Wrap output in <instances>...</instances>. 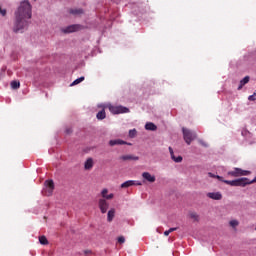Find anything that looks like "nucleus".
I'll return each instance as SVG.
<instances>
[{
	"mask_svg": "<svg viewBox=\"0 0 256 256\" xmlns=\"http://www.w3.org/2000/svg\"><path fill=\"white\" fill-rule=\"evenodd\" d=\"M183 138L187 145H191V142L197 139V133L195 131L189 130L187 128H182Z\"/></svg>",
	"mask_w": 256,
	"mask_h": 256,
	"instance_id": "20e7f679",
	"label": "nucleus"
},
{
	"mask_svg": "<svg viewBox=\"0 0 256 256\" xmlns=\"http://www.w3.org/2000/svg\"><path fill=\"white\" fill-rule=\"evenodd\" d=\"M113 197H115V195L111 193V194H106V196H104L103 199L109 200V199H113Z\"/></svg>",
	"mask_w": 256,
	"mask_h": 256,
	"instance_id": "c756f323",
	"label": "nucleus"
},
{
	"mask_svg": "<svg viewBox=\"0 0 256 256\" xmlns=\"http://www.w3.org/2000/svg\"><path fill=\"white\" fill-rule=\"evenodd\" d=\"M97 107L99 109H104V111H105V109H107V104L100 103V104L97 105Z\"/></svg>",
	"mask_w": 256,
	"mask_h": 256,
	"instance_id": "7c9ffc66",
	"label": "nucleus"
},
{
	"mask_svg": "<svg viewBox=\"0 0 256 256\" xmlns=\"http://www.w3.org/2000/svg\"><path fill=\"white\" fill-rule=\"evenodd\" d=\"M65 133L66 135H71V133H73V128H66Z\"/></svg>",
	"mask_w": 256,
	"mask_h": 256,
	"instance_id": "473e14b6",
	"label": "nucleus"
},
{
	"mask_svg": "<svg viewBox=\"0 0 256 256\" xmlns=\"http://www.w3.org/2000/svg\"><path fill=\"white\" fill-rule=\"evenodd\" d=\"M256 100V92L253 93V95H250L248 97V101H255Z\"/></svg>",
	"mask_w": 256,
	"mask_h": 256,
	"instance_id": "c85d7f7f",
	"label": "nucleus"
},
{
	"mask_svg": "<svg viewBox=\"0 0 256 256\" xmlns=\"http://www.w3.org/2000/svg\"><path fill=\"white\" fill-rule=\"evenodd\" d=\"M84 169L86 171H89L90 169H93V158H88L84 163Z\"/></svg>",
	"mask_w": 256,
	"mask_h": 256,
	"instance_id": "4468645a",
	"label": "nucleus"
},
{
	"mask_svg": "<svg viewBox=\"0 0 256 256\" xmlns=\"http://www.w3.org/2000/svg\"><path fill=\"white\" fill-rule=\"evenodd\" d=\"M80 27H81L80 25L73 24V25L67 26L62 31L63 33H75V31H79Z\"/></svg>",
	"mask_w": 256,
	"mask_h": 256,
	"instance_id": "1a4fd4ad",
	"label": "nucleus"
},
{
	"mask_svg": "<svg viewBox=\"0 0 256 256\" xmlns=\"http://www.w3.org/2000/svg\"><path fill=\"white\" fill-rule=\"evenodd\" d=\"M118 243H125V237L123 236L118 237Z\"/></svg>",
	"mask_w": 256,
	"mask_h": 256,
	"instance_id": "e433bc0d",
	"label": "nucleus"
},
{
	"mask_svg": "<svg viewBox=\"0 0 256 256\" xmlns=\"http://www.w3.org/2000/svg\"><path fill=\"white\" fill-rule=\"evenodd\" d=\"M107 109H109L112 115H121L123 113H129V108L121 105H113L111 103H107Z\"/></svg>",
	"mask_w": 256,
	"mask_h": 256,
	"instance_id": "7ed1b4c3",
	"label": "nucleus"
},
{
	"mask_svg": "<svg viewBox=\"0 0 256 256\" xmlns=\"http://www.w3.org/2000/svg\"><path fill=\"white\" fill-rule=\"evenodd\" d=\"M251 78L249 76H245L242 80H240V84L238 86V91H241L243 89V87H245V85H247V83H249V80Z\"/></svg>",
	"mask_w": 256,
	"mask_h": 256,
	"instance_id": "ddd939ff",
	"label": "nucleus"
},
{
	"mask_svg": "<svg viewBox=\"0 0 256 256\" xmlns=\"http://www.w3.org/2000/svg\"><path fill=\"white\" fill-rule=\"evenodd\" d=\"M142 177L145 181H148V183H155V176L151 175L149 172H143Z\"/></svg>",
	"mask_w": 256,
	"mask_h": 256,
	"instance_id": "f8f14e48",
	"label": "nucleus"
},
{
	"mask_svg": "<svg viewBox=\"0 0 256 256\" xmlns=\"http://www.w3.org/2000/svg\"><path fill=\"white\" fill-rule=\"evenodd\" d=\"M126 7H131V3H129V4H126Z\"/></svg>",
	"mask_w": 256,
	"mask_h": 256,
	"instance_id": "a19ab883",
	"label": "nucleus"
},
{
	"mask_svg": "<svg viewBox=\"0 0 256 256\" xmlns=\"http://www.w3.org/2000/svg\"><path fill=\"white\" fill-rule=\"evenodd\" d=\"M114 218H115V208H112L107 213V221H108V223H111V221H113Z\"/></svg>",
	"mask_w": 256,
	"mask_h": 256,
	"instance_id": "f3484780",
	"label": "nucleus"
},
{
	"mask_svg": "<svg viewBox=\"0 0 256 256\" xmlns=\"http://www.w3.org/2000/svg\"><path fill=\"white\" fill-rule=\"evenodd\" d=\"M230 225H231V227H237V225H239V221H237V220H231V221H230Z\"/></svg>",
	"mask_w": 256,
	"mask_h": 256,
	"instance_id": "cd10ccee",
	"label": "nucleus"
},
{
	"mask_svg": "<svg viewBox=\"0 0 256 256\" xmlns=\"http://www.w3.org/2000/svg\"><path fill=\"white\" fill-rule=\"evenodd\" d=\"M85 253H89V251H85Z\"/></svg>",
	"mask_w": 256,
	"mask_h": 256,
	"instance_id": "37998d69",
	"label": "nucleus"
},
{
	"mask_svg": "<svg viewBox=\"0 0 256 256\" xmlns=\"http://www.w3.org/2000/svg\"><path fill=\"white\" fill-rule=\"evenodd\" d=\"M39 244H40V245H49V241L47 240V237H45V236H40V237H39Z\"/></svg>",
	"mask_w": 256,
	"mask_h": 256,
	"instance_id": "aec40b11",
	"label": "nucleus"
},
{
	"mask_svg": "<svg viewBox=\"0 0 256 256\" xmlns=\"http://www.w3.org/2000/svg\"><path fill=\"white\" fill-rule=\"evenodd\" d=\"M145 129H146V131H157V125H155L152 122H147L145 124Z\"/></svg>",
	"mask_w": 256,
	"mask_h": 256,
	"instance_id": "dca6fc26",
	"label": "nucleus"
},
{
	"mask_svg": "<svg viewBox=\"0 0 256 256\" xmlns=\"http://www.w3.org/2000/svg\"><path fill=\"white\" fill-rule=\"evenodd\" d=\"M228 175L231 177H241V168H234V170L228 172Z\"/></svg>",
	"mask_w": 256,
	"mask_h": 256,
	"instance_id": "2eb2a0df",
	"label": "nucleus"
},
{
	"mask_svg": "<svg viewBox=\"0 0 256 256\" xmlns=\"http://www.w3.org/2000/svg\"><path fill=\"white\" fill-rule=\"evenodd\" d=\"M168 149H169L170 157L174 156L175 152H173V148L169 147Z\"/></svg>",
	"mask_w": 256,
	"mask_h": 256,
	"instance_id": "ea45409f",
	"label": "nucleus"
},
{
	"mask_svg": "<svg viewBox=\"0 0 256 256\" xmlns=\"http://www.w3.org/2000/svg\"><path fill=\"white\" fill-rule=\"evenodd\" d=\"M0 14H1L3 17H5V15H7V10L2 9V8L0 7Z\"/></svg>",
	"mask_w": 256,
	"mask_h": 256,
	"instance_id": "72a5a7b5",
	"label": "nucleus"
},
{
	"mask_svg": "<svg viewBox=\"0 0 256 256\" xmlns=\"http://www.w3.org/2000/svg\"><path fill=\"white\" fill-rule=\"evenodd\" d=\"M106 117H107V114L105 113V109L100 110L96 114V118L98 119V121H103V119H105Z\"/></svg>",
	"mask_w": 256,
	"mask_h": 256,
	"instance_id": "a211bd4d",
	"label": "nucleus"
},
{
	"mask_svg": "<svg viewBox=\"0 0 256 256\" xmlns=\"http://www.w3.org/2000/svg\"><path fill=\"white\" fill-rule=\"evenodd\" d=\"M70 13L71 15H81L83 14V9H71Z\"/></svg>",
	"mask_w": 256,
	"mask_h": 256,
	"instance_id": "4be33fe9",
	"label": "nucleus"
},
{
	"mask_svg": "<svg viewBox=\"0 0 256 256\" xmlns=\"http://www.w3.org/2000/svg\"><path fill=\"white\" fill-rule=\"evenodd\" d=\"M121 161H139V157L131 154L122 155L119 158Z\"/></svg>",
	"mask_w": 256,
	"mask_h": 256,
	"instance_id": "9b49d317",
	"label": "nucleus"
},
{
	"mask_svg": "<svg viewBox=\"0 0 256 256\" xmlns=\"http://www.w3.org/2000/svg\"><path fill=\"white\" fill-rule=\"evenodd\" d=\"M171 159L174 163H181V161H183V157L182 156H171Z\"/></svg>",
	"mask_w": 256,
	"mask_h": 256,
	"instance_id": "b1692460",
	"label": "nucleus"
},
{
	"mask_svg": "<svg viewBox=\"0 0 256 256\" xmlns=\"http://www.w3.org/2000/svg\"><path fill=\"white\" fill-rule=\"evenodd\" d=\"M208 177H211L212 179H217V175H215L211 172L208 173Z\"/></svg>",
	"mask_w": 256,
	"mask_h": 256,
	"instance_id": "58836bf2",
	"label": "nucleus"
},
{
	"mask_svg": "<svg viewBox=\"0 0 256 256\" xmlns=\"http://www.w3.org/2000/svg\"><path fill=\"white\" fill-rule=\"evenodd\" d=\"M242 135L243 137H247V135H249V131H247L246 129L242 130Z\"/></svg>",
	"mask_w": 256,
	"mask_h": 256,
	"instance_id": "4c0bfd02",
	"label": "nucleus"
},
{
	"mask_svg": "<svg viewBox=\"0 0 256 256\" xmlns=\"http://www.w3.org/2000/svg\"><path fill=\"white\" fill-rule=\"evenodd\" d=\"M85 81V76H81L80 78H77L74 80L71 84L70 87H75V85H79V83H83Z\"/></svg>",
	"mask_w": 256,
	"mask_h": 256,
	"instance_id": "6ab92c4d",
	"label": "nucleus"
},
{
	"mask_svg": "<svg viewBox=\"0 0 256 256\" xmlns=\"http://www.w3.org/2000/svg\"><path fill=\"white\" fill-rule=\"evenodd\" d=\"M110 147H115V145H131V143L126 142L125 140L121 139H114L109 141Z\"/></svg>",
	"mask_w": 256,
	"mask_h": 256,
	"instance_id": "9d476101",
	"label": "nucleus"
},
{
	"mask_svg": "<svg viewBox=\"0 0 256 256\" xmlns=\"http://www.w3.org/2000/svg\"><path fill=\"white\" fill-rule=\"evenodd\" d=\"M55 190V183L53 180H46L44 183V188L42 190L43 195L46 197H51L53 195V191Z\"/></svg>",
	"mask_w": 256,
	"mask_h": 256,
	"instance_id": "39448f33",
	"label": "nucleus"
},
{
	"mask_svg": "<svg viewBox=\"0 0 256 256\" xmlns=\"http://www.w3.org/2000/svg\"><path fill=\"white\" fill-rule=\"evenodd\" d=\"M216 179H218V181H221L222 183H225V181H231V180H224L221 176L217 175Z\"/></svg>",
	"mask_w": 256,
	"mask_h": 256,
	"instance_id": "f704fd0d",
	"label": "nucleus"
},
{
	"mask_svg": "<svg viewBox=\"0 0 256 256\" xmlns=\"http://www.w3.org/2000/svg\"><path fill=\"white\" fill-rule=\"evenodd\" d=\"M98 207H99L101 213L105 214V213H107V210L109 209V202H107V200H105V199H100L98 201Z\"/></svg>",
	"mask_w": 256,
	"mask_h": 256,
	"instance_id": "0eeeda50",
	"label": "nucleus"
},
{
	"mask_svg": "<svg viewBox=\"0 0 256 256\" xmlns=\"http://www.w3.org/2000/svg\"><path fill=\"white\" fill-rule=\"evenodd\" d=\"M10 85L12 89H19V87H21V83L16 80L12 81Z\"/></svg>",
	"mask_w": 256,
	"mask_h": 256,
	"instance_id": "412c9836",
	"label": "nucleus"
},
{
	"mask_svg": "<svg viewBox=\"0 0 256 256\" xmlns=\"http://www.w3.org/2000/svg\"><path fill=\"white\" fill-rule=\"evenodd\" d=\"M200 145H202V147H209V145L207 143H205V141L203 140H199Z\"/></svg>",
	"mask_w": 256,
	"mask_h": 256,
	"instance_id": "c9c22d12",
	"label": "nucleus"
},
{
	"mask_svg": "<svg viewBox=\"0 0 256 256\" xmlns=\"http://www.w3.org/2000/svg\"><path fill=\"white\" fill-rule=\"evenodd\" d=\"M251 175V171L241 169L240 177Z\"/></svg>",
	"mask_w": 256,
	"mask_h": 256,
	"instance_id": "a878e982",
	"label": "nucleus"
},
{
	"mask_svg": "<svg viewBox=\"0 0 256 256\" xmlns=\"http://www.w3.org/2000/svg\"><path fill=\"white\" fill-rule=\"evenodd\" d=\"M107 193H109V190L107 188H104L101 192L102 197H106Z\"/></svg>",
	"mask_w": 256,
	"mask_h": 256,
	"instance_id": "2f4dec72",
	"label": "nucleus"
},
{
	"mask_svg": "<svg viewBox=\"0 0 256 256\" xmlns=\"http://www.w3.org/2000/svg\"><path fill=\"white\" fill-rule=\"evenodd\" d=\"M224 183L231 187H246V185L256 183V177L253 180H249V178H238L236 180L224 181Z\"/></svg>",
	"mask_w": 256,
	"mask_h": 256,
	"instance_id": "f03ea898",
	"label": "nucleus"
},
{
	"mask_svg": "<svg viewBox=\"0 0 256 256\" xmlns=\"http://www.w3.org/2000/svg\"><path fill=\"white\" fill-rule=\"evenodd\" d=\"M189 215L191 219H194V221H199V215H197V213L191 212Z\"/></svg>",
	"mask_w": 256,
	"mask_h": 256,
	"instance_id": "393cba45",
	"label": "nucleus"
},
{
	"mask_svg": "<svg viewBox=\"0 0 256 256\" xmlns=\"http://www.w3.org/2000/svg\"><path fill=\"white\" fill-rule=\"evenodd\" d=\"M139 13H143V10H139Z\"/></svg>",
	"mask_w": 256,
	"mask_h": 256,
	"instance_id": "79ce46f5",
	"label": "nucleus"
},
{
	"mask_svg": "<svg viewBox=\"0 0 256 256\" xmlns=\"http://www.w3.org/2000/svg\"><path fill=\"white\" fill-rule=\"evenodd\" d=\"M173 231H177V227H175V228H170L169 230H166V231L164 232L165 237H168V235H169L170 233H173Z\"/></svg>",
	"mask_w": 256,
	"mask_h": 256,
	"instance_id": "bb28decb",
	"label": "nucleus"
},
{
	"mask_svg": "<svg viewBox=\"0 0 256 256\" xmlns=\"http://www.w3.org/2000/svg\"><path fill=\"white\" fill-rule=\"evenodd\" d=\"M207 197H209V199H213L214 201H221L223 199V194H221V192H209Z\"/></svg>",
	"mask_w": 256,
	"mask_h": 256,
	"instance_id": "6e6552de",
	"label": "nucleus"
},
{
	"mask_svg": "<svg viewBox=\"0 0 256 256\" xmlns=\"http://www.w3.org/2000/svg\"><path fill=\"white\" fill-rule=\"evenodd\" d=\"M143 183L139 180H127L121 184V189H129V187L141 186Z\"/></svg>",
	"mask_w": 256,
	"mask_h": 256,
	"instance_id": "423d86ee",
	"label": "nucleus"
},
{
	"mask_svg": "<svg viewBox=\"0 0 256 256\" xmlns=\"http://www.w3.org/2000/svg\"><path fill=\"white\" fill-rule=\"evenodd\" d=\"M16 22L14 26L15 33L25 29L27 25V19H31V4L29 1L24 0L20 3L18 10L15 13Z\"/></svg>",
	"mask_w": 256,
	"mask_h": 256,
	"instance_id": "f257e3e1",
	"label": "nucleus"
},
{
	"mask_svg": "<svg viewBox=\"0 0 256 256\" xmlns=\"http://www.w3.org/2000/svg\"><path fill=\"white\" fill-rule=\"evenodd\" d=\"M137 136V129H131L129 130V137L130 139H135V137Z\"/></svg>",
	"mask_w": 256,
	"mask_h": 256,
	"instance_id": "5701e85b",
	"label": "nucleus"
}]
</instances>
